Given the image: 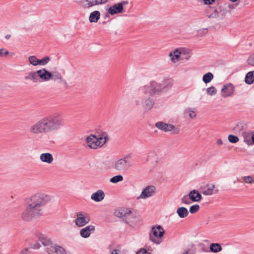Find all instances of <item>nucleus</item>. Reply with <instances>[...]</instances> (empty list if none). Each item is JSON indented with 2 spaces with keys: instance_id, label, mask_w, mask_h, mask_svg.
I'll return each instance as SVG.
<instances>
[{
  "instance_id": "obj_1",
  "label": "nucleus",
  "mask_w": 254,
  "mask_h": 254,
  "mask_svg": "<svg viewBox=\"0 0 254 254\" xmlns=\"http://www.w3.org/2000/svg\"><path fill=\"white\" fill-rule=\"evenodd\" d=\"M51 200V196L45 193L38 192L32 195L27 199V205L21 214V219L29 222L39 218L43 215L44 207Z\"/></svg>"
},
{
  "instance_id": "obj_2",
  "label": "nucleus",
  "mask_w": 254,
  "mask_h": 254,
  "mask_svg": "<svg viewBox=\"0 0 254 254\" xmlns=\"http://www.w3.org/2000/svg\"><path fill=\"white\" fill-rule=\"evenodd\" d=\"M47 118L51 132L59 130L65 125L64 116L61 112H55L47 116Z\"/></svg>"
},
{
  "instance_id": "obj_3",
  "label": "nucleus",
  "mask_w": 254,
  "mask_h": 254,
  "mask_svg": "<svg viewBox=\"0 0 254 254\" xmlns=\"http://www.w3.org/2000/svg\"><path fill=\"white\" fill-rule=\"evenodd\" d=\"M29 131L34 135L51 132L47 116H45L29 127Z\"/></svg>"
},
{
  "instance_id": "obj_4",
  "label": "nucleus",
  "mask_w": 254,
  "mask_h": 254,
  "mask_svg": "<svg viewBox=\"0 0 254 254\" xmlns=\"http://www.w3.org/2000/svg\"><path fill=\"white\" fill-rule=\"evenodd\" d=\"M99 137L91 134L86 138V142L88 146L92 149H97L98 147H102L107 141V136H105L104 134H107L106 132H103Z\"/></svg>"
},
{
  "instance_id": "obj_5",
  "label": "nucleus",
  "mask_w": 254,
  "mask_h": 254,
  "mask_svg": "<svg viewBox=\"0 0 254 254\" xmlns=\"http://www.w3.org/2000/svg\"><path fill=\"white\" fill-rule=\"evenodd\" d=\"M165 234V231L161 226L152 227L151 233L149 235V239L156 244H160L162 242V238Z\"/></svg>"
},
{
  "instance_id": "obj_6",
  "label": "nucleus",
  "mask_w": 254,
  "mask_h": 254,
  "mask_svg": "<svg viewBox=\"0 0 254 254\" xmlns=\"http://www.w3.org/2000/svg\"><path fill=\"white\" fill-rule=\"evenodd\" d=\"M142 90L144 93L149 94L151 96L161 94L160 83L155 81H151L149 85L144 86Z\"/></svg>"
},
{
  "instance_id": "obj_7",
  "label": "nucleus",
  "mask_w": 254,
  "mask_h": 254,
  "mask_svg": "<svg viewBox=\"0 0 254 254\" xmlns=\"http://www.w3.org/2000/svg\"><path fill=\"white\" fill-rule=\"evenodd\" d=\"M109 0H80V6L84 9H89L94 6L106 3Z\"/></svg>"
},
{
  "instance_id": "obj_8",
  "label": "nucleus",
  "mask_w": 254,
  "mask_h": 254,
  "mask_svg": "<svg viewBox=\"0 0 254 254\" xmlns=\"http://www.w3.org/2000/svg\"><path fill=\"white\" fill-rule=\"evenodd\" d=\"M131 166L127 158H121L115 162L113 168L118 171H125Z\"/></svg>"
},
{
  "instance_id": "obj_9",
  "label": "nucleus",
  "mask_w": 254,
  "mask_h": 254,
  "mask_svg": "<svg viewBox=\"0 0 254 254\" xmlns=\"http://www.w3.org/2000/svg\"><path fill=\"white\" fill-rule=\"evenodd\" d=\"M90 221V218L86 213L78 212L77 213V218L75 220V224L78 227H83L88 224Z\"/></svg>"
},
{
  "instance_id": "obj_10",
  "label": "nucleus",
  "mask_w": 254,
  "mask_h": 254,
  "mask_svg": "<svg viewBox=\"0 0 254 254\" xmlns=\"http://www.w3.org/2000/svg\"><path fill=\"white\" fill-rule=\"evenodd\" d=\"M155 127L158 129L163 130L165 132H168L171 131H174V133H178L179 132V129H176L175 126L165 123L162 122H158L155 124Z\"/></svg>"
},
{
  "instance_id": "obj_11",
  "label": "nucleus",
  "mask_w": 254,
  "mask_h": 254,
  "mask_svg": "<svg viewBox=\"0 0 254 254\" xmlns=\"http://www.w3.org/2000/svg\"><path fill=\"white\" fill-rule=\"evenodd\" d=\"M235 91V87L231 83L225 84L221 89V95L223 98L232 96Z\"/></svg>"
},
{
  "instance_id": "obj_12",
  "label": "nucleus",
  "mask_w": 254,
  "mask_h": 254,
  "mask_svg": "<svg viewBox=\"0 0 254 254\" xmlns=\"http://www.w3.org/2000/svg\"><path fill=\"white\" fill-rule=\"evenodd\" d=\"M50 80H53L55 82L59 84H63L64 86L67 85V82L64 78L62 74L58 71H50Z\"/></svg>"
},
{
  "instance_id": "obj_13",
  "label": "nucleus",
  "mask_w": 254,
  "mask_h": 254,
  "mask_svg": "<svg viewBox=\"0 0 254 254\" xmlns=\"http://www.w3.org/2000/svg\"><path fill=\"white\" fill-rule=\"evenodd\" d=\"M156 188L154 186L151 185L146 187L143 190L141 194L137 197V199L142 198L145 199L150 197L155 193Z\"/></svg>"
},
{
  "instance_id": "obj_14",
  "label": "nucleus",
  "mask_w": 254,
  "mask_h": 254,
  "mask_svg": "<svg viewBox=\"0 0 254 254\" xmlns=\"http://www.w3.org/2000/svg\"><path fill=\"white\" fill-rule=\"evenodd\" d=\"M215 188V185L213 184H207L202 188L201 192L205 195H211L213 194H216L219 192V190Z\"/></svg>"
},
{
  "instance_id": "obj_15",
  "label": "nucleus",
  "mask_w": 254,
  "mask_h": 254,
  "mask_svg": "<svg viewBox=\"0 0 254 254\" xmlns=\"http://www.w3.org/2000/svg\"><path fill=\"white\" fill-rule=\"evenodd\" d=\"M159 83H160L161 93H162L167 91L172 87L173 80L171 78H164L160 82H159Z\"/></svg>"
},
{
  "instance_id": "obj_16",
  "label": "nucleus",
  "mask_w": 254,
  "mask_h": 254,
  "mask_svg": "<svg viewBox=\"0 0 254 254\" xmlns=\"http://www.w3.org/2000/svg\"><path fill=\"white\" fill-rule=\"evenodd\" d=\"M46 250L48 254H66L64 249L59 246L53 245V244L50 247L46 248Z\"/></svg>"
},
{
  "instance_id": "obj_17",
  "label": "nucleus",
  "mask_w": 254,
  "mask_h": 254,
  "mask_svg": "<svg viewBox=\"0 0 254 254\" xmlns=\"http://www.w3.org/2000/svg\"><path fill=\"white\" fill-rule=\"evenodd\" d=\"M38 82L41 80L44 81H47L50 80V71L46 68H42L37 70Z\"/></svg>"
},
{
  "instance_id": "obj_18",
  "label": "nucleus",
  "mask_w": 254,
  "mask_h": 254,
  "mask_svg": "<svg viewBox=\"0 0 254 254\" xmlns=\"http://www.w3.org/2000/svg\"><path fill=\"white\" fill-rule=\"evenodd\" d=\"M144 94L145 95L142 99V103L145 109L150 110L154 104V100L151 98L152 96H150L149 94Z\"/></svg>"
},
{
  "instance_id": "obj_19",
  "label": "nucleus",
  "mask_w": 254,
  "mask_h": 254,
  "mask_svg": "<svg viewBox=\"0 0 254 254\" xmlns=\"http://www.w3.org/2000/svg\"><path fill=\"white\" fill-rule=\"evenodd\" d=\"M95 227L93 225H89L82 229L80 231V235L82 238H88L92 232H94Z\"/></svg>"
},
{
  "instance_id": "obj_20",
  "label": "nucleus",
  "mask_w": 254,
  "mask_h": 254,
  "mask_svg": "<svg viewBox=\"0 0 254 254\" xmlns=\"http://www.w3.org/2000/svg\"><path fill=\"white\" fill-rule=\"evenodd\" d=\"M124 7L121 3H116L110 7L108 9V12L111 15L121 13L123 11Z\"/></svg>"
},
{
  "instance_id": "obj_21",
  "label": "nucleus",
  "mask_w": 254,
  "mask_h": 254,
  "mask_svg": "<svg viewBox=\"0 0 254 254\" xmlns=\"http://www.w3.org/2000/svg\"><path fill=\"white\" fill-rule=\"evenodd\" d=\"M105 196L104 192L102 190H98L95 192L92 193L91 198L96 202H99L104 199Z\"/></svg>"
},
{
  "instance_id": "obj_22",
  "label": "nucleus",
  "mask_w": 254,
  "mask_h": 254,
  "mask_svg": "<svg viewBox=\"0 0 254 254\" xmlns=\"http://www.w3.org/2000/svg\"><path fill=\"white\" fill-rule=\"evenodd\" d=\"M227 10L226 9H221L219 12L217 9H215L214 12L208 16L209 18H217L222 19L226 15Z\"/></svg>"
},
{
  "instance_id": "obj_23",
  "label": "nucleus",
  "mask_w": 254,
  "mask_h": 254,
  "mask_svg": "<svg viewBox=\"0 0 254 254\" xmlns=\"http://www.w3.org/2000/svg\"><path fill=\"white\" fill-rule=\"evenodd\" d=\"M189 196L190 200L193 202L199 201L202 198L201 194L197 190H191L189 193Z\"/></svg>"
},
{
  "instance_id": "obj_24",
  "label": "nucleus",
  "mask_w": 254,
  "mask_h": 254,
  "mask_svg": "<svg viewBox=\"0 0 254 254\" xmlns=\"http://www.w3.org/2000/svg\"><path fill=\"white\" fill-rule=\"evenodd\" d=\"M24 79L26 81H31L33 83L38 82L37 71H33L27 73L24 76Z\"/></svg>"
},
{
  "instance_id": "obj_25",
  "label": "nucleus",
  "mask_w": 254,
  "mask_h": 254,
  "mask_svg": "<svg viewBox=\"0 0 254 254\" xmlns=\"http://www.w3.org/2000/svg\"><path fill=\"white\" fill-rule=\"evenodd\" d=\"M40 159L42 162L48 164L52 163L54 160L52 154L50 153H42L40 156Z\"/></svg>"
},
{
  "instance_id": "obj_26",
  "label": "nucleus",
  "mask_w": 254,
  "mask_h": 254,
  "mask_svg": "<svg viewBox=\"0 0 254 254\" xmlns=\"http://www.w3.org/2000/svg\"><path fill=\"white\" fill-rule=\"evenodd\" d=\"M39 240L45 247H50L53 243L51 239H49L47 236L42 234H39L38 236Z\"/></svg>"
},
{
  "instance_id": "obj_27",
  "label": "nucleus",
  "mask_w": 254,
  "mask_h": 254,
  "mask_svg": "<svg viewBox=\"0 0 254 254\" xmlns=\"http://www.w3.org/2000/svg\"><path fill=\"white\" fill-rule=\"evenodd\" d=\"M242 135L244 141L249 146L252 145V131H244Z\"/></svg>"
},
{
  "instance_id": "obj_28",
  "label": "nucleus",
  "mask_w": 254,
  "mask_h": 254,
  "mask_svg": "<svg viewBox=\"0 0 254 254\" xmlns=\"http://www.w3.org/2000/svg\"><path fill=\"white\" fill-rule=\"evenodd\" d=\"M100 18V12L98 10L92 12L89 15V20L91 23L97 22Z\"/></svg>"
},
{
  "instance_id": "obj_29",
  "label": "nucleus",
  "mask_w": 254,
  "mask_h": 254,
  "mask_svg": "<svg viewBox=\"0 0 254 254\" xmlns=\"http://www.w3.org/2000/svg\"><path fill=\"white\" fill-rule=\"evenodd\" d=\"M136 218L132 213L131 211L127 212L126 216L124 219V221L130 225H132L135 222V220Z\"/></svg>"
},
{
  "instance_id": "obj_30",
  "label": "nucleus",
  "mask_w": 254,
  "mask_h": 254,
  "mask_svg": "<svg viewBox=\"0 0 254 254\" xmlns=\"http://www.w3.org/2000/svg\"><path fill=\"white\" fill-rule=\"evenodd\" d=\"M177 213L180 218H184L189 215V211L186 207H181L177 209Z\"/></svg>"
},
{
  "instance_id": "obj_31",
  "label": "nucleus",
  "mask_w": 254,
  "mask_h": 254,
  "mask_svg": "<svg viewBox=\"0 0 254 254\" xmlns=\"http://www.w3.org/2000/svg\"><path fill=\"white\" fill-rule=\"evenodd\" d=\"M129 212H130V210L128 208H121L116 211L115 213L116 216L118 217L123 218L124 220L127 213Z\"/></svg>"
},
{
  "instance_id": "obj_32",
  "label": "nucleus",
  "mask_w": 254,
  "mask_h": 254,
  "mask_svg": "<svg viewBox=\"0 0 254 254\" xmlns=\"http://www.w3.org/2000/svg\"><path fill=\"white\" fill-rule=\"evenodd\" d=\"M245 82L248 84H251L254 81V70L248 72L245 79Z\"/></svg>"
},
{
  "instance_id": "obj_33",
  "label": "nucleus",
  "mask_w": 254,
  "mask_h": 254,
  "mask_svg": "<svg viewBox=\"0 0 254 254\" xmlns=\"http://www.w3.org/2000/svg\"><path fill=\"white\" fill-rule=\"evenodd\" d=\"M222 250L221 246L218 243H212L210 246V251L213 253H218Z\"/></svg>"
},
{
  "instance_id": "obj_34",
  "label": "nucleus",
  "mask_w": 254,
  "mask_h": 254,
  "mask_svg": "<svg viewBox=\"0 0 254 254\" xmlns=\"http://www.w3.org/2000/svg\"><path fill=\"white\" fill-rule=\"evenodd\" d=\"M213 77L214 76L213 74L211 72H208L203 75L202 81L206 84L210 82L213 79Z\"/></svg>"
},
{
  "instance_id": "obj_35",
  "label": "nucleus",
  "mask_w": 254,
  "mask_h": 254,
  "mask_svg": "<svg viewBox=\"0 0 254 254\" xmlns=\"http://www.w3.org/2000/svg\"><path fill=\"white\" fill-rule=\"evenodd\" d=\"M181 54V52H180L178 49H177L175 50L173 53L171 52L169 54V56L171 58V60L173 61L176 59H178Z\"/></svg>"
},
{
  "instance_id": "obj_36",
  "label": "nucleus",
  "mask_w": 254,
  "mask_h": 254,
  "mask_svg": "<svg viewBox=\"0 0 254 254\" xmlns=\"http://www.w3.org/2000/svg\"><path fill=\"white\" fill-rule=\"evenodd\" d=\"M123 180L124 178L123 176L121 175H118L111 178L110 181L112 183L116 184L120 182L123 181Z\"/></svg>"
},
{
  "instance_id": "obj_37",
  "label": "nucleus",
  "mask_w": 254,
  "mask_h": 254,
  "mask_svg": "<svg viewBox=\"0 0 254 254\" xmlns=\"http://www.w3.org/2000/svg\"><path fill=\"white\" fill-rule=\"evenodd\" d=\"M28 61L30 63L34 66L38 65L39 59L35 56H31L28 58Z\"/></svg>"
},
{
  "instance_id": "obj_38",
  "label": "nucleus",
  "mask_w": 254,
  "mask_h": 254,
  "mask_svg": "<svg viewBox=\"0 0 254 254\" xmlns=\"http://www.w3.org/2000/svg\"><path fill=\"white\" fill-rule=\"evenodd\" d=\"M198 248L199 251L200 252L208 253L210 252V249H209L208 247L203 243H199L198 245Z\"/></svg>"
},
{
  "instance_id": "obj_39",
  "label": "nucleus",
  "mask_w": 254,
  "mask_h": 254,
  "mask_svg": "<svg viewBox=\"0 0 254 254\" xmlns=\"http://www.w3.org/2000/svg\"><path fill=\"white\" fill-rule=\"evenodd\" d=\"M156 156L157 155L154 151H151L149 153L147 160L153 161H156Z\"/></svg>"
},
{
  "instance_id": "obj_40",
  "label": "nucleus",
  "mask_w": 254,
  "mask_h": 254,
  "mask_svg": "<svg viewBox=\"0 0 254 254\" xmlns=\"http://www.w3.org/2000/svg\"><path fill=\"white\" fill-rule=\"evenodd\" d=\"M228 139L230 142L232 143H236L239 140V139L237 136L232 134H230L228 135Z\"/></svg>"
},
{
  "instance_id": "obj_41",
  "label": "nucleus",
  "mask_w": 254,
  "mask_h": 254,
  "mask_svg": "<svg viewBox=\"0 0 254 254\" xmlns=\"http://www.w3.org/2000/svg\"><path fill=\"white\" fill-rule=\"evenodd\" d=\"M217 90L215 87L211 86L206 89V93L208 95L212 96L216 94Z\"/></svg>"
},
{
  "instance_id": "obj_42",
  "label": "nucleus",
  "mask_w": 254,
  "mask_h": 254,
  "mask_svg": "<svg viewBox=\"0 0 254 254\" xmlns=\"http://www.w3.org/2000/svg\"><path fill=\"white\" fill-rule=\"evenodd\" d=\"M50 60V58L49 57H45L41 60H39L38 65H44L46 64Z\"/></svg>"
},
{
  "instance_id": "obj_43",
  "label": "nucleus",
  "mask_w": 254,
  "mask_h": 254,
  "mask_svg": "<svg viewBox=\"0 0 254 254\" xmlns=\"http://www.w3.org/2000/svg\"><path fill=\"white\" fill-rule=\"evenodd\" d=\"M200 206L198 204L192 205L190 208V213L194 214L198 211Z\"/></svg>"
},
{
  "instance_id": "obj_44",
  "label": "nucleus",
  "mask_w": 254,
  "mask_h": 254,
  "mask_svg": "<svg viewBox=\"0 0 254 254\" xmlns=\"http://www.w3.org/2000/svg\"><path fill=\"white\" fill-rule=\"evenodd\" d=\"M181 202L182 203H184L186 204H190L191 202L190 201V199L188 195H186L184 196L181 199Z\"/></svg>"
},
{
  "instance_id": "obj_45",
  "label": "nucleus",
  "mask_w": 254,
  "mask_h": 254,
  "mask_svg": "<svg viewBox=\"0 0 254 254\" xmlns=\"http://www.w3.org/2000/svg\"><path fill=\"white\" fill-rule=\"evenodd\" d=\"M9 54L8 51L5 50L4 48L0 49V56L1 57H6Z\"/></svg>"
},
{
  "instance_id": "obj_46",
  "label": "nucleus",
  "mask_w": 254,
  "mask_h": 254,
  "mask_svg": "<svg viewBox=\"0 0 254 254\" xmlns=\"http://www.w3.org/2000/svg\"><path fill=\"white\" fill-rule=\"evenodd\" d=\"M247 62L249 64L254 66V53L250 56Z\"/></svg>"
},
{
  "instance_id": "obj_47",
  "label": "nucleus",
  "mask_w": 254,
  "mask_h": 254,
  "mask_svg": "<svg viewBox=\"0 0 254 254\" xmlns=\"http://www.w3.org/2000/svg\"><path fill=\"white\" fill-rule=\"evenodd\" d=\"M244 181L248 184L253 183V178L250 176H245L243 178Z\"/></svg>"
},
{
  "instance_id": "obj_48",
  "label": "nucleus",
  "mask_w": 254,
  "mask_h": 254,
  "mask_svg": "<svg viewBox=\"0 0 254 254\" xmlns=\"http://www.w3.org/2000/svg\"><path fill=\"white\" fill-rule=\"evenodd\" d=\"M136 254H149V253L146 249L142 248L138 251Z\"/></svg>"
},
{
  "instance_id": "obj_49",
  "label": "nucleus",
  "mask_w": 254,
  "mask_h": 254,
  "mask_svg": "<svg viewBox=\"0 0 254 254\" xmlns=\"http://www.w3.org/2000/svg\"><path fill=\"white\" fill-rule=\"evenodd\" d=\"M215 0H203L204 3L205 4H211L214 2Z\"/></svg>"
},
{
  "instance_id": "obj_50",
  "label": "nucleus",
  "mask_w": 254,
  "mask_h": 254,
  "mask_svg": "<svg viewBox=\"0 0 254 254\" xmlns=\"http://www.w3.org/2000/svg\"><path fill=\"white\" fill-rule=\"evenodd\" d=\"M41 247V245L40 244L36 243V244H34L31 248L34 249H38Z\"/></svg>"
},
{
  "instance_id": "obj_51",
  "label": "nucleus",
  "mask_w": 254,
  "mask_h": 254,
  "mask_svg": "<svg viewBox=\"0 0 254 254\" xmlns=\"http://www.w3.org/2000/svg\"><path fill=\"white\" fill-rule=\"evenodd\" d=\"M20 254H29V249L25 248L23 249L21 252Z\"/></svg>"
},
{
  "instance_id": "obj_52",
  "label": "nucleus",
  "mask_w": 254,
  "mask_h": 254,
  "mask_svg": "<svg viewBox=\"0 0 254 254\" xmlns=\"http://www.w3.org/2000/svg\"><path fill=\"white\" fill-rule=\"evenodd\" d=\"M196 115L195 114V113L193 111H190L189 116L191 118H194V117H196Z\"/></svg>"
},
{
  "instance_id": "obj_53",
  "label": "nucleus",
  "mask_w": 254,
  "mask_h": 254,
  "mask_svg": "<svg viewBox=\"0 0 254 254\" xmlns=\"http://www.w3.org/2000/svg\"><path fill=\"white\" fill-rule=\"evenodd\" d=\"M111 254H120V251L119 250H114Z\"/></svg>"
},
{
  "instance_id": "obj_54",
  "label": "nucleus",
  "mask_w": 254,
  "mask_h": 254,
  "mask_svg": "<svg viewBox=\"0 0 254 254\" xmlns=\"http://www.w3.org/2000/svg\"><path fill=\"white\" fill-rule=\"evenodd\" d=\"M239 125H237L234 128V130L235 131H237L238 130H241V128H239Z\"/></svg>"
},
{
  "instance_id": "obj_55",
  "label": "nucleus",
  "mask_w": 254,
  "mask_h": 254,
  "mask_svg": "<svg viewBox=\"0 0 254 254\" xmlns=\"http://www.w3.org/2000/svg\"><path fill=\"white\" fill-rule=\"evenodd\" d=\"M128 1H123L121 2H119V3H121L122 5V6H123L124 5H127L128 4Z\"/></svg>"
},
{
  "instance_id": "obj_56",
  "label": "nucleus",
  "mask_w": 254,
  "mask_h": 254,
  "mask_svg": "<svg viewBox=\"0 0 254 254\" xmlns=\"http://www.w3.org/2000/svg\"><path fill=\"white\" fill-rule=\"evenodd\" d=\"M217 144L218 145H222L223 144V141L221 139H218L217 140Z\"/></svg>"
},
{
  "instance_id": "obj_57",
  "label": "nucleus",
  "mask_w": 254,
  "mask_h": 254,
  "mask_svg": "<svg viewBox=\"0 0 254 254\" xmlns=\"http://www.w3.org/2000/svg\"><path fill=\"white\" fill-rule=\"evenodd\" d=\"M252 145L254 144V131H252Z\"/></svg>"
},
{
  "instance_id": "obj_58",
  "label": "nucleus",
  "mask_w": 254,
  "mask_h": 254,
  "mask_svg": "<svg viewBox=\"0 0 254 254\" xmlns=\"http://www.w3.org/2000/svg\"><path fill=\"white\" fill-rule=\"evenodd\" d=\"M10 37H11V35H10V34H7V35H6L5 36V38L7 40H8Z\"/></svg>"
},
{
  "instance_id": "obj_59",
  "label": "nucleus",
  "mask_w": 254,
  "mask_h": 254,
  "mask_svg": "<svg viewBox=\"0 0 254 254\" xmlns=\"http://www.w3.org/2000/svg\"><path fill=\"white\" fill-rule=\"evenodd\" d=\"M139 104H140V101L139 100H136L135 101V104L136 105H139Z\"/></svg>"
},
{
  "instance_id": "obj_60",
  "label": "nucleus",
  "mask_w": 254,
  "mask_h": 254,
  "mask_svg": "<svg viewBox=\"0 0 254 254\" xmlns=\"http://www.w3.org/2000/svg\"><path fill=\"white\" fill-rule=\"evenodd\" d=\"M14 55V54L13 53H10V56H13V55Z\"/></svg>"
},
{
  "instance_id": "obj_61",
  "label": "nucleus",
  "mask_w": 254,
  "mask_h": 254,
  "mask_svg": "<svg viewBox=\"0 0 254 254\" xmlns=\"http://www.w3.org/2000/svg\"><path fill=\"white\" fill-rule=\"evenodd\" d=\"M253 183H254V178H253Z\"/></svg>"
}]
</instances>
